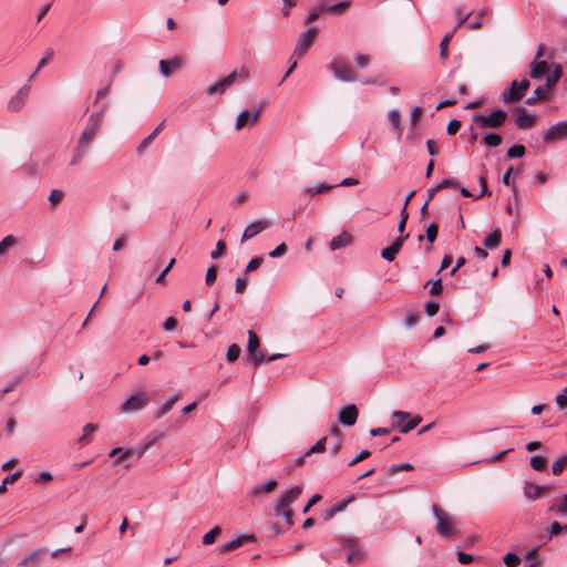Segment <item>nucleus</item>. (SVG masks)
<instances>
[{
  "label": "nucleus",
  "instance_id": "nucleus-28",
  "mask_svg": "<svg viewBox=\"0 0 567 567\" xmlns=\"http://www.w3.org/2000/svg\"><path fill=\"white\" fill-rule=\"evenodd\" d=\"M563 71L560 64H555L554 70L546 78L545 87L551 92L553 86H555L559 79L561 78Z\"/></svg>",
  "mask_w": 567,
  "mask_h": 567
},
{
  "label": "nucleus",
  "instance_id": "nucleus-30",
  "mask_svg": "<svg viewBox=\"0 0 567 567\" xmlns=\"http://www.w3.org/2000/svg\"><path fill=\"white\" fill-rule=\"evenodd\" d=\"M543 561L540 560L537 548H532L526 553L525 567H542Z\"/></svg>",
  "mask_w": 567,
  "mask_h": 567
},
{
  "label": "nucleus",
  "instance_id": "nucleus-7",
  "mask_svg": "<svg viewBox=\"0 0 567 567\" xmlns=\"http://www.w3.org/2000/svg\"><path fill=\"white\" fill-rule=\"evenodd\" d=\"M329 69L333 72L334 76L343 82H352L357 80L355 72L351 69V66L341 58H334L330 64Z\"/></svg>",
  "mask_w": 567,
  "mask_h": 567
},
{
  "label": "nucleus",
  "instance_id": "nucleus-55",
  "mask_svg": "<svg viewBox=\"0 0 567 567\" xmlns=\"http://www.w3.org/2000/svg\"><path fill=\"white\" fill-rule=\"evenodd\" d=\"M216 278H217V266L212 265L210 267H208L206 276H205L206 285L207 286L214 285V282L216 281Z\"/></svg>",
  "mask_w": 567,
  "mask_h": 567
},
{
  "label": "nucleus",
  "instance_id": "nucleus-52",
  "mask_svg": "<svg viewBox=\"0 0 567 567\" xmlns=\"http://www.w3.org/2000/svg\"><path fill=\"white\" fill-rule=\"evenodd\" d=\"M226 244L224 240H218L217 244H216V248L210 252V257L213 259H217V258H220L221 256L225 255L226 252Z\"/></svg>",
  "mask_w": 567,
  "mask_h": 567
},
{
  "label": "nucleus",
  "instance_id": "nucleus-43",
  "mask_svg": "<svg viewBox=\"0 0 567 567\" xmlns=\"http://www.w3.org/2000/svg\"><path fill=\"white\" fill-rule=\"evenodd\" d=\"M162 437H164V433L163 432H157V431H154L150 434H147V436L145 437V441L143 442V444L145 445V447L148 450L151 449L158 440H161Z\"/></svg>",
  "mask_w": 567,
  "mask_h": 567
},
{
  "label": "nucleus",
  "instance_id": "nucleus-26",
  "mask_svg": "<svg viewBox=\"0 0 567 567\" xmlns=\"http://www.w3.org/2000/svg\"><path fill=\"white\" fill-rule=\"evenodd\" d=\"M350 1H340L334 4H326L322 2V10L327 13L339 16L346 12L350 7Z\"/></svg>",
  "mask_w": 567,
  "mask_h": 567
},
{
  "label": "nucleus",
  "instance_id": "nucleus-5",
  "mask_svg": "<svg viewBox=\"0 0 567 567\" xmlns=\"http://www.w3.org/2000/svg\"><path fill=\"white\" fill-rule=\"evenodd\" d=\"M103 113L104 107H102L100 112L90 115L86 126L79 138V144H81V146L89 147L92 143L95 135L101 130L103 122Z\"/></svg>",
  "mask_w": 567,
  "mask_h": 567
},
{
  "label": "nucleus",
  "instance_id": "nucleus-25",
  "mask_svg": "<svg viewBox=\"0 0 567 567\" xmlns=\"http://www.w3.org/2000/svg\"><path fill=\"white\" fill-rule=\"evenodd\" d=\"M551 92L545 86H537L534 90V95L525 100V104L535 105L536 103L544 101L550 96Z\"/></svg>",
  "mask_w": 567,
  "mask_h": 567
},
{
  "label": "nucleus",
  "instance_id": "nucleus-24",
  "mask_svg": "<svg viewBox=\"0 0 567 567\" xmlns=\"http://www.w3.org/2000/svg\"><path fill=\"white\" fill-rule=\"evenodd\" d=\"M501 241H502V233H501L499 228H494L492 231H489L485 236V238L483 240V245L486 248L495 249L501 245Z\"/></svg>",
  "mask_w": 567,
  "mask_h": 567
},
{
  "label": "nucleus",
  "instance_id": "nucleus-35",
  "mask_svg": "<svg viewBox=\"0 0 567 567\" xmlns=\"http://www.w3.org/2000/svg\"><path fill=\"white\" fill-rule=\"evenodd\" d=\"M567 466V453L560 455L551 465V471L554 475H560L565 467Z\"/></svg>",
  "mask_w": 567,
  "mask_h": 567
},
{
  "label": "nucleus",
  "instance_id": "nucleus-57",
  "mask_svg": "<svg viewBox=\"0 0 567 567\" xmlns=\"http://www.w3.org/2000/svg\"><path fill=\"white\" fill-rule=\"evenodd\" d=\"M146 451H147V449L145 447V445L143 443H141L137 446H135L134 449L126 450V455H132L136 458H141L145 454Z\"/></svg>",
  "mask_w": 567,
  "mask_h": 567
},
{
  "label": "nucleus",
  "instance_id": "nucleus-9",
  "mask_svg": "<svg viewBox=\"0 0 567 567\" xmlns=\"http://www.w3.org/2000/svg\"><path fill=\"white\" fill-rule=\"evenodd\" d=\"M318 34L316 27L308 28L298 39L293 54L298 58H302L313 44V41Z\"/></svg>",
  "mask_w": 567,
  "mask_h": 567
},
{
  "label": "nucleus",
  "instance_id": "nucleus-54",
  "mask_svg": "<svg viewBox=\"0 0 567 567\" xmlns=\"http://www.w3.org/2000/svg\"><path fill=\"white\" fill-rule=\"evenodd\" d=\"M87 148L89 147H83V146H81V144L78 143V148H76L74 155L72 156L70 164L71 165L79 164L82 161V158L84 157Z\"/></svg>",
  "mask_w": 567,
  "mask_h": 567
},
{
  "label": "nucleus",
  "instance_id": "nucleus-8",
  "mask_svg": "<svg viewBox=\"0 0 567 567\" xmlns=\"http://www.w3.org/2000/svg\"><path fill=\"white\" fill-rule=\"evenodd\" d=\"M529 81L524 78L520 82L513 81L511 89L508 91L503 92L502 101L504 103H512L519 101L524 95L527 89L529 87Z\"/></svg>",
  "mask_w": 567,
  "mask_h": 567
},
{
  "label": "nucleus",
  "instance_id": "nucleus-37",
  "mask_svg": "<svg viewBox=\"0 0 567 567\" xmlns=\"http://www.w3.org/2000/svg\"><path fill=\"white\" fill-rule=\"evenodd\" d=\"M533 470L542 472L547 467V461L540 455H533L529 460Z\"/></svg>",
  "mask_w": 567,
  "mask_h": 567
},
{
  "label": "nucleus",
  "instance_id": "nucleus-60",
  "mask_svg": "<svg viewBox=\"0 0 567 567\" xmlns=\"http://www.w3.org/2000/svg\"><path fill=\"white\" fill-rule=\"evenodd\" d=\"M22 382V377L21 375H17L14 377L1 391L0 393H10L11 391H13L16 389V386L18 384H20Z\"/></svg>",
  "mask_w": 567,
  "mask_h": 567
},
{
  "label": "nucleus",
  "instance_id": "nucleus-32",
  "mask_svg": "<svg viewBox=\"0 0 567 567\" xmlns=\"http://www.w3.org/2000/svg\"><path fill=\"white\" fill-rule=\"evenodd\" d=\"M179 396L177 394L175 395H172L171 398H168L165 403L159 408L157 414H156V419H159L162 417L163 415H165L168 411L172 410V408L174 406V404L178 401Z\"/></svg>",
  "mask_w": 567,
  "mask_h": 567
},
{
  "label": "nucleus",
  "instance_id": "nucleus-2",
  "mask_svg": "<svg viewBox=\"0 0 567 567\" xmlns=\"http://www.w3.org/2000/svg\"><path fill=\"white\" fill-rule=\"evenodd\" d=\"M250 78V72L247 68L241 66L239 70H234L224 79L215 82L206 89V93L208 95L214 94H223L228 87L234 85L237 80H248Z\"/></svg>",
  "mask_w": 567,
  "mask_h": 567
},
{
  "label": "nucleus",
  "instance_id": "nucleus-59",
  "mask_svg": "<svg viewBox=\"0 0 567 567\" xmlns=\"http://www.w3.org/2000/svg\"><path fill=\"white\" fill-rule=\"evenodd\" d=\"M262 261H264L262 257H254L252 259H250V261L246 266L245 272L248 274V272L257 270L261 266Z\"/></svg>",
  "mask_w": 567,
  "mask_h": 567
},
{
  "label": "nucleus",
  "instance_id": "nucleus-1",
  "mask_svg": "<svg viewBox=\"0 0 567 567\" xmlns=\"http://www.w3.org/2000/svg\"><path fill=\"white\" fill-rule=\"evenodd\" d=\"M302 494V487L297 485L287 491L275 504L274 511L276 516H281L289 529L293 524V511L290 508L291 504L296 502Z\"/></svg>",
  "mask_w": 567,
  "mask_h": 567
},
{
  "label": "nucleus",
  "instance_id": "nucleus-56",
  "mask_svg": "<svg viewBox=\"0 0 567 567\" xmlns=\"http://www.w3.org/2000/svg\"><path fill=\"white\" fill-rule=\"evenodd\" d=\"M424 310L429 317H433L439 312L440 303L436 301L430 300V301L425 302Z\"/></svg>",
  "mask_w": 567,
  "mask_h": 567
},
{
  "label": "nucleus",
  "instance_id": "nucleus-53",
  "mask_svg": "<svg viewBox=\"0 0 567 567\" xmlns=\"http://www.w3.org/2000/svg\"><path fill=\"white\" fill-rule=\"evenodd\" d=\"M392 416L398 419V422L393 424V427L401 429V426L404 425L403 422L408 420L411 416V414L405 411H393Z\"/></svg>",
  "mask_w": 567,
  "mask_h": 567
},
{
  "label": "nucleus",
  "instance_id": "nucleus-4",
  "mask_svg": "<svg viewBox=\"0 0 567 567\" xmlns=\"http://www.w3.org/2000/svg\"><path fill=\"white\" fill-rule=\"evenodd\" d=\"M432 512L436 519V532L444 538L452 537L456 532L455 519L436 504L432 506Z\"/></svg>",
  "mask_w": 567,
  "mask_h": 567
},
{
  "label": "nucleus",
  "instance_id": "nucleus-12",
  "mask_svg": "<svg viewBox=\"0 0 567 567\" xmlns=\"http://www.w3.org/2000/svg\"><path fill=\"white\" fill-rule=\"evenodd\" d=\"M260 114V107H256L252 112L249 110L241 111L236 118L235 128L239 131L245 126H254L257 123Z\"/></svg>",
  "mask_w": 567,
  "mask_h": 567
},
{
  "label": "nucleus",
  "instance_id": "nucleus-34",
  "mask_svg": "<svg viewBox=\"0 0 567 567\" xmlns=\"http://www.w3.org/2000/svg\"><path fill=\"white\" fill-rule=\"evenodd\" d=\"M336 186L334 185H328L326 183H320L319 185L317 186H309V187H306V193L310 196H315V195H318V194H322L324 192H328L332 188H334Z\"/></svg>",
  "mask_w": 567,
  "mask_h": 567
},
{
  "label": "nucleus",
  "instance_id": "nucleus-21",
  "mask_svg": "<svg viewBox=\"0 0 567 567\" xmlns=\"http://www.w3.org/2000/svg\"><path fill=\"white\" fill-rule=\"evenodd\" d=\"M47 554L45 548H38L24 557L19 565L22 567H39L42 557Z\"/></svg>",
  "mask_w": 567,
  "mask_h": 567
},
{
  "label": "nucleus",
  "instance_id": "nucleus-45",
  "mask_svg": "<svg viewBox=\"0 0 567 567\" xmlns=\"http://www.w3.org/2000/svg\"><path fill=\"white\" fill-rule=\"evenodd\" d=\"M14 245H16V238L12 235L6 236L0 241V256L4 255L8 251V249L13 247Z\"/></svg>",
  "mask_w": 567,
  "mask_h": 567
},
{
  "label": "nucleus",
  "instance_id": "nucleus-22",
  "mask_svg": "<svg viewBox=\"0 0 567 567\" xmlns=\"http://www.w3.org/2000/svg\"><path fill=\"white\" fill-rule=\"evenodd\" d=\"M28 95H29V87L28 86L21 87L18 91V93L10 100V102L8 104L9 110L13 111V112L21 110Z\"/></svg>",
  "mask_w": 567,
  "mask_h": 567
},
{
  "label": "nucleus",
  "instance_id": "nucleus-14",
  "mask_svg": "<svg viewBox=\"0 0 567 567\" xmlns=\"http://www.w3.org/2000/svg\"><path fill=\"white\" fill-rule=\"evenodd\" d=\"M359 416L358 408L354 404L344 405L338 413V421L346 426L355 424Z\"/></svg>",
  "mask_w": 567,
  "mask_h": 567
},
{
  "label": "nucleus",
  "instance_id": "nucleus-23",
  "mask_svg": "<svg viewBox=\"0 0 567 567\" xmlns=\"http://www.w3.org/2000/svg\"><path fill=\"white\" fill-rule=\"evenodd\" d=\"M354 499V496H349L347 498H343L336 504H333L330 508H328L323 513V519L329 520L331 519L337 513L342 512L352 501Z\"/></svg>",
  "mask_w": 567,
  "mask_h": 567
},
{
  "label": "nucleus",
  "instance_id": "nucleus-20",
  "mask_svg": "<svg viewBox=\"0 0 567 567\" xmlns=\"http://www.w3.org/2000/svg\"><path fill=\"white\" fill-rule=\"evenodd\" d=\"M515 123L517 127L520 130L530 128L535 125V117L533 115L527 114L525 109L518 107L516 110Z\"/></svg>",
  "mask_w": 567,
  "mask_h": 567
},
{
  "label": "nucleus",
  "instance_id": "nucleus-39",
  "mask_svg": "<svg viewBox=\"0 0 567 567\" xmlns=\"http://www.w3.org/2000/svg\"><path fill=\"white\" fill-rule=\"evenodd\" d=\"M421 315L417 310L409 311L403 320V323L406 328H412L420 321Z\"/></svg>",
  "mask_w": 567,
  "mask_h": 567
},
{
  "label": "nucleus",
  "instance_id": "nucleus-49",
  "mask_svg": "<svg viewBox=\"0 0 567 567\" xmlns=\"http://www.w3.org/2000/svg\"><path fill=\"white\" fill-rule=\"evenodd\" d=\"M389 121L396 131H401V115L396 110H391L388 114Z\"/></svg>",
  "mask_w": 567,
  "mask_h": 567
},
{
  "label": "nucleus",
  "instance_id": "nucleus-38",
  "mask_svg": "<svg viewBox=\"0 0 567 567\" xmlns=\"http://www.w3.org/2000/svg\"><path fill=\"white\" fill-rule=\"evenodd\" d=\"M547 533H548L549 538L559 536L563 533H567V524L561 525L558 522H553L550 524L549 528L547 529Z\"/></svg>",
  "mask_w": 567,
  "mask_h": 567
},
{
  "label": "nucleus",
  "instance_id": "nucleus-48",
  "mask_svg": "<svg viewBox=\"0 0 567 567\" xmlns=\"http://www.w3.org/2000/svg\"><path fill=\"white\" fill-rule=\"evenodd\" d=\"M97 430V425L95 424H92V423H87L84 427H83V434L82 436L80 437L79 442L81 444H85L89 440V437Z\"/></svg>",
  "mask_w": 567,
  "mask_h": 567
},
{
  "label": "nucleus",
  "instance_id": "nucleus-36",
  "mask_svg": "<svg viewBox=\"0 0 567 567\" xmlns=\"http://www.w3.org/2000/svg\"><path fill=\"white\" fill-rule=\"evenodd\" d=\"M483 143L488 147H497L502 144V136L497 133H487L483 137Z\"/></svg>",
  "mask_w": 567,
  "mask_h": 567
},
{
  "label": "nucleus",
  "instance_id": "nucleus-16",
  "mask_svg": "<svg viewBox=\"0 0 567 567\" xmlns=\"http://www.w3.org/2000/svg\"><path fill=\"white\" fill-rule=\"evenodd\" d=\"M408 238L409 234L399 236L389 247L382 249L381 257L386 261H393Z\"/></svg>",
  "mask_w": 567,
  "mask_h": 567
},
{
  "label": "nucleus",
  "instance_id": "nucleus-42",
  "mask_svg": "<svg viewBox=\"0 0 567 567\" xmlns=\"http://www.w3.org/2000/svg\"><path fill=\"white\" fill-rule=\"evenodd\" d=\"M526 148L524 145L515 144L507 150V156L509 158H519L525 155Z\"/></svg>",
  "mask_w": 567,
  "mask_h": 567
},
{
  "label": "nucleus",
  "instance_id": "nucleus-63",
  "mask_svg": "<svg viewBox=\"0 0 567 567\" xmlns=\"http://www.w3.org/2000/svg\"><path fill=\"white\" fill-rule=\"evenodd\" d=\"M63 192L60 190V189H53L51 190V194L49 196V200L51 202L52 205H58L62 199H63Z\"/></svg>",
  "mask_w": 567,
  "mask_h": 567
},
{
  "label": "nucleus",
  "instance_id": "nucleus-46",
  "mask_svg": "<svg viewBox=\"0 0 567 567\" xmlns=\"http://www.w3.org/2000/svg\"><path fill=\"white\" fill-rule=\"evenodd\" d=\"M240 351L241 350L238 344H236V343L230 344L227 349V354H226L227 361L228 362L236 361L240 355Z\"/></svg>",
  "mask_w": 567,
  "mask_h": 567
},
{
  "label": "nucleus",
  "instance_id": "nucleus-44",
  "mask_svg": "<svg viewBox=\"0 0 567 567\" xmlns=\"http://www.w3.org/2000/svg\"><path fill=\"white\" fill-rule=\"evenodd\" d=\"M327 437H321L313 446H311L306 453L305 456H310L313 453H322L326 451Z\"/></svg>",
  "mask_w": 567,
  "mask_h": 567
},
{
  "label": "nucleus",
  "instance_id": "nucleus-15",
  "mask_svg": "<svg viewBox=\"0 0 567 567\" xmlns=\"http://www.w3.org/2000/svg\"><path fill=\"white\" fill-rule=\"evenodd\" d=\"M256 542V537L255 535H240L238 537H235L233 538L231 540L223 544L218 550L220 554H227V553H230L237 548H239L240 546H243L244 544L246 543H254Z\"/></svg>",
  "mask_w": 567,
  "mask_h": 567
},
{
  "label": "nucleus",
  "instance_id": "nucleus-33",
  "mask_svg": "<svg viewBox=\"0 0 567 567\" xmlns=\"http://www.w3.org/2000/svg\"><path fill=\"white\" fill-rule=\"evenodd\" d=\"M336 186L334 185H328L326 183H320L319 185L317 186H309V187H306V193L310 196H315V195H318V194H322L324 192H328L332 188H334Z\"/></svg>",
  "mask_w": 567,
  "mask_h": 567
},
{
  "label": "nucleus",
  "instance_id": "nucleus-11",
  "mask_svg": "<svg viewBox=\"0 0 567 567\" xmlns=\"http://www.w3.org/2000/svg\"><path fill=\"white\" fill-rule=\"evenodd\" d=\"M561 140H567V122H558L549 126L544 134V143L546 144H551Z\"/></svg>",
  "mask_w": 567,
  "mask_h": 567
},
{
  "label": "nucleus",
  "instance_id": "nucleus-19",
  "mask_svg": "<svg viewBox=\"0 0 567 567\" xmlns=\"http://www.w3.org/2000/svg\"><path fill=\"white\" fill-rule=\"evenodd\" d=\"M549 489L550 486L548 485H538L532 482H526L524 485V495L529 499H538Z\"/></svg>",
  "mask_w": 567,
  "mask_h": 567
},
{
  "label": "nucleus",
  "instance_id": "nucleus-17",
  "mask_svg": "<svg viewBox=\"0 0 567 567\" xmlns=\"http://www.w3.org/2000/svg\"><path fill=\"white\" fill-rule=\"evenodd\" d=\"M182 66H183V59L179 56H174L171 60H161L158 63L159 72L165 78H169Z\"/></svg>",
  "mask_w": 567,
  "mask_h": 567
},
{
  "label": "nucleus",
  "instance_id": "nucleus-13",
  "mask_svg": "<svg viewBox=\"0 0 567 567\" xmlns=\"http://www.w3.org/2000/svg\"><path fill=\"white\" fill-rule=\"evenodd\" d=\"M148 402V396L144 393H136L131 395L123 404L122 412L128 413L143 409Z\"/></svg>",
  "mask_w": 567,
  "mask_h": 567
},
{
  "label": "nucleus",
  "instance_id": "nucleus-31",
  "mask_svg": "<svg viewBox=\"0 0 567 567\" xmlns=\"http://www.w3.org/2000/svg\"><path fill=\"white\" fill-rule=\"evenodd\" d=\"M456 32V28H454L451 32L444 35L440 43V56L442 60H446L449 58V43L452 40Z\"/></svg>",
  "mask_w": 567,
  "mask_h": 567
},
{
  "label": "nucleus",
  "instance_id": "nucleus-10",
  "mask_svg": "<svg viewBox=\"0 0 567 567\" xmlns=\"http://www.w3.org/2000/svg\"><path fill=\"white\" fill-rule=\"evenodd\" d=\"M545 45L539 44L536 51L535 60L530 64V78L540 80L548 71V63L540 58L544 55Z\"/></svg>",
  "mask_w": 567,
  "mask_h": 567
},
{
  "label": "nucleus",
  "instance_id": "nucleus-3",
  "mask_svg": "<svg viewBox=\"0 0 567 567\" xmlns=\"http://www.w3.org/2000/svg\"><path fill=\"white\" fill-rule=\"evenodd\" d=\"M260 340L257 333L252 330L248 331V344H247V351L248 355L250 358V361L255 367L259 365L262 362H270L275 361L277 359H280L284 357L281 353H276L272 355H266L262 353V351L259 350Z\"/></svg>",
  "mask_w": 567,
  "mask_h": 567
},
{
  "label": "nucleus",
  "instance_id": "nucleus-64",
  "mask_svg": "<svg viewBox=\"0 0 567 567\" xmlns=\"http://www.w3.org/2000/svg\"><path fill=\"white\" fill-rule=\"evenodd\" d=\"M556 513L560 516L567 515V494L563 497L560 503L555 508Z\"/></svg>",
  "mask_w": 567,
  "mask_h": 567
},
{
  "label": "nucleus",
  "instance_id": "nucleus-51",
  "mask_svg": "<svg viewBox=\"0 0 567 567\" xmlns=\"http://www.w3.org/2000/svg\"><path fill=\"white\" fill-rule=\"evenodd\" d=\"M54 52L52 49H48L45 51V54L44 56L40 60L39 64H38V68L35 69V71L31 74L30 76V81L35 76V74L47 64V62L53 56Z\"/></svg>",
  "mask_w": 567,
  "mask_h": 567
},
{
  "label": "nucleus",
  "instance_id": "nucleus-40",
  "mask_svg": "<svg viewBox=\"0 0 567 567\" xmlns=\"http://www.w3.org/2000/svg\"><path fill=\"white\" fill-rule=\"evenodd\" d=\"M221 533V528L219 526H215L214 528H212L208 533H206L204 536H203V544L204 545H212L215 543L216 540V537L218 535H220Z\"/></svg>",
  "mask_w": 567,
  "mask_h": 567
},
{
  "label": "nucleus",
  "instance_id": "nucleus-62",
  "mask_svg": "<svg viewBox=\"0 0 567 567\" xmlns=\"http://www.w3.org/2000/svg\"><path fill=\"white\" fill-rule=\"evenodd\" d=\"M462 126L461 121L458 120H451L447 124L446 132L449 135H455Z\"/></svg>",
  "mask_w": 567,
  "mask_h": 567
},
{
  "label": "nucleus",
  "instance_id": "nucleus-27",
  "mask_svg": "<svg viewBox=\"0 0 567 567\" xmlns=\"http://www.w3.org/2000/svg\"><path fill=\"white\" fill-rule=\"evenodd\" d=\"M351 235L347 231H342L340 235L333 237L330 241V249L337 250L348 246L351 243Z\"/></svg>",
  "mask_w": 567,
  "mask_h": 567
},
{
  "label": "nucleus",
  "instance_id": "nucleus-18",
  "mask_svg": "<svg viewBox=\"0 0 567 567\" xmlns=\"http://www.w3.org/2000/svg\"><path fill=\"white\" fill-rule=\"evenodd\" d=\"M270 226V223L266 219H258L249 224L243 233L241 241L248 240L262 230L267 229Z\"/></svg>",
  "mask_w": 567,
  "mask_h": 567
},
{
  "label": "nucleus",
  "instance_id": "nucleus-61",
  "mask_svg": "<svg viewBox=\"0 0 567 567\" xmlns=\"http://www.w3.org/2000/svg\"><path fill=\"white\" fill-rule=\"evenodd\" d=\"M266 529H267L269 537H277L278 535H280L282 533L279 524L276 522L268 523Z\"/></svg>",
  "mask_w": 567,
  "mask_h": 567
},
{
  "label": "nucleus",
  "instance_id": "nucleus-29",
  "mask_svg": "<svg viewBox=\"0 0 567 567\" xmlns=\"http://www.w3.org/2000/svg\"><path fill=\"white\" fill-rule=\"evenodd\" d=\"M278 483L276 480H269L265 484L256 485L251 488L250 495L257 496L261 493H269L272 492L277 487Z\"/></svg>",
  "mask_w": 567,
  "mask_h": 567
},
{
  "label": "nucleus",
  "instance_id": "nucleus-58",
  "mask_svg": "<svg viewBox=\"0 0 567 567\" xmlns=\"http://www.w3.org/2000/svg\"><path fill=\"white\" fill-rule=\"evenodd\" d=\"M427 285H431L430 293L432 296H437L443 290V285H442V280L441 279L430 280V281H427L426 286Z\"/></svg>",
  "mask_w": 567,
  "mask_h": 567
},
{
  "label": "nucleus",
  "instance_id": "nucleus-6",
  "mask_svg": "<svg viewBox=\"0 0 567 567\" xmlns=\"http://www.w3.org/2000/svg\"><path fill=\"white\" fill-rule=\"evenodd\" d=\"M507 120V113L501 109L493 111L489 115L476 113L473 115V122L481 128H498Z\"/></svg>",
  "mask_w": 567,
  "mask_h": 567
},
{
  "label": "nucleus",
  "instance_id": "nucleus-41",
  "mask_svg": "<svg viewBox=\"0 0 567 567\" xmlns=\"http://www.w3.org/2000/svg\"><path fill=\"white\" fill-rule=\"evenodd\" d=\"M421 422L422 416L415 415L401 426L400 432L404 434L409 433L410 431L414 430Z\"/></svg>",
  "mask_w": 567,
  "mask_h": 567
},
{
  "label": "nucleus",
  "instance_id": "nucleus-50",
  "mask_svg": "<svg viewBox=\"0 0 567 567\" xmlns=\"http://www.w3.org/2000/svg\"><path fill=\"white\" fill-rule=\"evenodd\" d=\"M503 561L507 567H517L520 564V557L514 553H507Z\"/></svg>",
  "mask_w": 567,
  "mask_h": 567
},
{
  "label": "nucleus",
  "instance_id": "nucleus-47",
  "mask_svg": "<svg viewBox=\"0 0 567 567\" xmlns=\"http://www.w3.org/2000/svg\"><path fill=\"white\" fill-rule=\"evenodd\" d=\"M437 234H439V226L437 224L435 223H431L427 227H426V234H425V237L427 239V241L430 244H433L436 238H437Z\"/></svg>",
  "mask_w": 567,
  "mask_h": 567
}]
</instances>
